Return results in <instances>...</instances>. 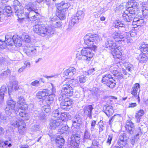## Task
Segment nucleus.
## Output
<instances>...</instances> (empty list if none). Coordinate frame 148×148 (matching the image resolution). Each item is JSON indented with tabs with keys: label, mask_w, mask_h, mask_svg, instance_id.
<instances>
[{
	"label": "nucleus",
	"mask_w": 148,
	"mask_h": 148,
	"mask_svg": "<svg viewBox=\"0 0 148 148\" xmlns=\"http://www.w3.org/2000/svg\"><path fill=\"white\" fill-rule=\"evenodd\" d=\"M35 32L42 37H51L54 34L55 29L50 25L46 27L42 25H37L33 27Z\"/></svg>",
	"instance_id": "f257e3e1"
},
{
	"label": "nucleus",
	"mask_w": 148,
	"mask_h": 148,
	"mask_svg": "<svg viewBox=\"0 0 148 148\" xmlns=\"http://www.w3.org/2000/svg\"><path fill=\"white\" fill-rule=\"evenodd\" d=\"M13 7L15 10V14L17 15L19 19H23L25 18H29V13H24L23 7L21 5L17 0H14L13 2Z\"/></svg>",
	"instance_id": "f03ea898"
},
{
	"label": "nucleus",
	"mask_w": 148,
	"mask_h": 148,
	"mask_svg": "<svg viewBox=\"0 0 148 148\" xmlns=\"http://www.w3.org/2000/svg\"><path fill=\"white\" fill-rule=\"evenodd\" d=\"M70 4L69 3H65L64 1H62L57 4V16L60 20L65 19L66 12Z\"/></svg>",
	"instance_id": "7ed1b4c3"
},
{
	"label": "nucleus",
	"mask_w": 148,
	"mask_h": 148,
	"mask_svg": "<svg viewBox=\"0 0 148 148\" xmlns=\"http://www.w3.org/2000/svg\"><path fill=\"white\" fill-rule=\"evenodd\" d=\"M101 38L96 35H92L91 34H87L84 37V40L85 44L88 46H93L95 49L97 46L94 45L99 43L100 41Z\"/></svg>",
	"instance_id": "20e7f679"
},
{
	"label": "nucleus",
	"mask_w": 148,
	"mask_h": 148,
	"mask_svg": "<svg viewBox=\"0 0 148 148\" xmlns=\"http://www.w3.org/2000/svg\"><path fill=\"white\" fill-rule=\"evenodd\" d=\"M5 41L7 44L9 46L20 47L22 45L21 38L16 35H15L12 37L11 35H6L5 36Z\"/></svg>",
	"instance_id": "39448f33"
},
{
	"label": "nucleus",
	"mask_w": 148,
	"mask_h": 148,
	"mask_svg": "<svg viewBox=\"0 0 148 148\" xmlns=\"http://www.w3.org/2000/svg\"><path fill=\"white\" fill-rule=\"evenodd\" d=\"M7 106L5 109V112L6 114L10 116L12 113V112L17 114L19 110L18 108L15 106L16 102L14 101L11 98H9L7 102Z\"/></svg>",
	"instance_id": "423d86ee"
},
{
	"label": "nucleus",
	"mask_w": 148,
	"mask_h": 148,
	"mask_svg": "<svg viewBox=\"0 0 148 148\" xmlns=\"http://www.w3.org/2000/svg\"><path fill=\"white\" fill-rule=\"evenodd\" d=\"M63 85L61 86V91L63 94L67 96H71L73 95V90L71 86V84L68 81L64 82Z\"/></svg>",
	"instance_id": "0eeeda50"
},
{
	"label": "nucleus",
	"mask_w": 148,
	"mask_h": 148,
	"mask_svg": "<svg viewBox=\"0 0 148 148\" xmlns=\"http://www.w3.org/2000/svg\"><path fill=\"white\" fill-rule=\"evenodd\" d=\"M101 81L103 83L106 84L107 86L111 88H114L116 85V81L112 79L111 75L110 74L104 75Z\"/></svg>",
	"instance_id": "6e6552de"
},
{
	"label": "nucleus",
	"mask_w": 148,
	"mask_h": 148,
	"mask_svg": "<svg viewBox=\"0 0 148 148\" xmlns=\"http://www.w3.org/2000/svg\"><path fill=\"white\" fill-rule=\"evenodd\" d=\"M112 36L116 42H125L127 40V35L126 32H115L112 34Z\"/></svg>",
	"instance_id": "1a4fd4ad"
},
{
	"label": "nucleus",
	"mask_w": 148,
	"mask_h": 148,
	"mask_svg": "<svg viewBox=\"0 0 148 148\" xmlns=\"http://www.w3.org/2000/svg\"><path fill=\"white\" fill-rule=\"evenodd\" d=\"M81 135H72L69 138L68 144L69 145L73 147H77L81 139Z\"/></svg>",
	"instance_id": "9d476101"
},
{
	"label": "nucleus",
	"mask_w": 148,
	"mask_h": 148,
	"mask_svg": "<svg viewBox=\"0 0 148 148\" xmlns=\"http://www.w3.org/2000/svg\"><path fill=\"white\" fill-rule=\"evenodd\" d=\"M63 124L62 120L59 119L55 120L51 119L49 121V128L51 130H55L57 127H60V126Z\"/></svg>",
	"instance_id": "9b49d317"
},
{
	"label": "nucleus",
	"mask_w": 148,
	"mask_h": 148,
	"mask_svg": "<svg viewBox=\"0 0 148 148\" xmlns=\"http://www.w3.org/2000/svg\"><path fill=\"white\" fill-rule=\"evenodd\" d=\"M37 47L31 45H28L25 48V51L26 54L29 56L35 55L37 53Z\"/></svg>",
	"instance_id": "f8f14e48"
},
{
	"label": "nucleus",
	"mask_w": 148,
	"mask_h": 148,
	"mask_svg": "<svg viewBox=\"0 0 148 148\" xmlns=\"http://www.w3.org/2000/svg\"><path fill=\"white\" fill-rule=\"evenodd\" d=\"M73 103L72 99L67 98L63 100L60 104L62 108L68 110L71 107V106Z\"/></svg>",
	"instance_id": "ddd939ff"
},
{
	"label": "nucleus",
	"mask_w": 148,
	"mask_h": 148,
	"mask_svg": "<svg viewBox=\"0 0 148 148\" xmlns=\"http://www.w3.org/2000/svg\"><path fill=\"white\" fill-rule=\"evenodd\" d=\"M81 53L86 57L85 58L87 61L89 60L93 55L92 50L89 47L82 49L81 51Z\"/></svg>",
	"instance_id": "4468645a"
},
{
	"label": "nucleus",
	"mask_w": 148,
	"mask_h": 148,
	"mask_svg": "<svg viewBox=\"0 0 148 148\" xmlns=\"http://www.w3.org/2000/svg\"><path fill=\"white\" fill-rule=\"evenodd\" d=\"M125 128L127 131L130 134H134L135 131L134 123L130 120H127L126 123Z\"/></svg>",
	"instance_id": "2eb2a0df"
},
{
	"label": "nucleus",
	"mask_w": 148,
	"mask_h": 148,
	"mask_svg": "<svg viewBox=\"0 0 148 148\" xmlns=\"http://www.w3.org/2000/svg\"><path fill=\"white\" fill-rule=\"evenodd\" d=\"M76 70L75 68H70L64 72V76L66 78L71 79L76 74Z\"/></svg>",
	"instance_id": "dca6fc26"
},
{
	"label": "nucleus",
	"mask_w": 148,
	"mask_h": 148,
	"mask_svg": "<svg viewBox=\"0 0 148 148\" xmlns=\"http://www.w3.org/2000/svg\"><path fill=\"white\" fill-rule=\"evenodd\" d=\"M140 88V85L138 83H136L134 86L132 87L131 90V94L137 99L138 100V102L140 101V97L139 96L140 90L138 93V91Z\"/></svg>",
	"instance_id": "f3484780"
},
{
	"label": "nucleus",
	"mask_w": 148,
	"mask_h": 148,
	"mask_svg": "<svg viewBox=\"0 0 148 148\" xmlns=\"http://www.w3.org/2000/svg\"><path fill=\"white\" fill-rule=\"evenodd\" d=\"M14 62V61L10 59L7 57H3L0 56V69L2 68L3 64H7L10 65L11 64H13Z\"/></svg>",
	"instance_id": "a211bd4d"
},
{
	"label": "nucleus",
	"mask_w": 148,
	"mask_h": 148,
	"mask_svg": "<svg viewBox=\"0 0 148 148\" xmlns=\"http://www.w3.org/2000/svg\"><path fill=\"white\" fill-rule=\"evenodd\" d=\"M105 47L110 50H112L116 48V44L111 38H108L105 43Z\"/></svg>",
	"instance_id": "6ab92c4d"
},
{
	"label": "nucleus",
	"mask_w": 148,
	"mask_h": 148,
	"mask_svg": "<svg viewBox=\"0 0 148 148\" xmlns=\"http://www.w3.org/2000/svg\"><path fill=\"white\" fill-rule=\"evenodd\" d=\"M22 119H18L16 121H11L10 124L15 127H25V123Z\"/></svg>",
	"instance_id": "aec40b11"
},
{
	"label": "nucleus",
	"mask_w": 148,
	"mask_h": 148,
	"mask_svg": "<svg viewBox=\"0 0 148 148\" xmlns=\"http://www.w3.org/2000/svg\"><path fill=\"white\" fill-rule=\"evenodd\" d=\"M17 103L18 105L19 109L22 110H26L27 109V105L25 103V100L23 97L21 96L18 98Z\"/></svg>",
	"instance_id": "412c9836"
},
{
	"label": "nucleus",
	"mask_w": 148,
	"mask_h": 148,
	"mask_svg": "<svg viewBox=\"0 0 148 148\" xmlns=\"http://www.w3.org/2000/svg\"><path fill=\"white\" fill-rule=\"evenodd\" d=\"M119 47L116 48L112 49L111 51V53L113 55L114 58L119 59L121 57L122 53L119 50Z\"/></svg>",
	"instance_id": "4be33fe9"
},
{
	"label": "nucleus",
	"mask_w": 148,
	"mask_h": 148,
	"mask_svg": "<svg viewBox=\"0 0 148 148\" xmlns=\"http://www.w3.org/2000/svg\"><path fill=\"white\" fill-rule=\"evenodd\" d=\"M93 108L92 105L86 106L84 108V111L85 114L88 116L90 118H92V111Z\"/></svg>",
	"instance_id": "5701e85b"
},
{
	"label": "nucleus",
	"mask_w": 148,
	"mask_h": 148,
	"mask_svg": "<svg viewBox=\"0 0 148 148\" xmlns=\"http://www.w3.org/2000/svg\"><path fill=\"white\" fill-rule=\"evenodd\" d=\"M103 110L107 116L112 115L114 112L113 107L109 105L105 106L103 108Z\"/></svg>",
	"instance_id": "b1692460"
},
{
	"label": "nucleus",
	"mask_w": 148,
	"mask_h": 148,
	"mask_svg": "<svg viewBox=\"0 0 148 148\" xmlns=\"http://www.w3.org/2000/svg\"><path fill=\"white\" fill-rule=\"evenodd\" d=\"M93 136L91 135L88 130H85L83 138V142H88L89 140H92Z\"/></svg>",
	"instance_id": "393cba45"
},
{
	"label": "nucleus",
	"mask_w": 148,
	"mask_h": 148,
	"mask_svg": "<svg viewBox=\"0 0 148 148\" xmlns=\"http://www.w3.org/2000/svg\"><path fill=\"white\" fill-rule=\"evenodd\" d=\"M122 16L123 20L127 22L131 21L134 18V16H132L130 14H127L126 12L123 13Z\"/></svg>",
	"instance_id": "a878e982"
},
{
	"label": "nucleus",
	"mask_w": 148,
	"mask_h": 148,
	"mask_svg": "<svg viewBox=\"0 0 148 148\" xmlns=\"http://www.w3.org/2000/svg\"><path fill=\"white\" fill-rule=\"evenodd\" d=\"M26 110L21 109L19 111V115L22 118V119L24 120H28L29 117V114L25 111Z\"/></svg>",
	"instance_id": "bb28decb"
},
{
	"label": "nucleus",
	"mask_w": 148,
	"mask_h": 148,
	"mask_svg": "<svg viewBox=\"0 0 148 148\" xmlns=\"http://www.w3.org/2000/svg\"><path fill=\"white\" fill-rule=\"evenodd\" d=\"M82 119L79 115H76L72 120L73 125L74 126H79L81 123Z\"/></svg>",
	"instance_id": "cd10ccee"
},
{
	"label": "nucleus",
	"mask_w": 148,
	"mask_h": 148,
	"mask_svg": "<svg viewBox=\"0 0 148 148\" xmlns=\"http://www.w3.org/2000/svg\"><path fill=\"white\" fill-rule=\"evenodd\" d=\"M79 20L77 17L75 16L73 17L69 23L68 27L67 29V30L68 31L70 30L73 27L75 24L77 23Z\"/></svg>",
	"instance_id": "c85d7f7f"
},
{
	"label": "nucleus",
	"mask_w": 148,
	"mask_h": 148,
	"mask_svg": "<svg viewBox=\"0 0 148 148\" xmlns=\"http://www.w3.org/2000/svg\"><path fill=\"white\" fill-rule=\"evenodd\" d=\"M139 49L143 53L148 54V44L142 43L139 47Z\"/></svg>",
	"instance_id": "c756f323"
},
{
	"label": "nucleus",
	"mask_w": 148,
	"mask_h": 148,
	"mask_svg": "<svg viewBox=\"0 0 148 148\" xmlns=\"http://www.w3.org/2000/svg\"><path fill=\"white\" fill-rule=\"evenodd\" d=\"M71 118V116L68 113L66 112L62 113L61 112V115L60 116L59 119L62 120L63 123V121L65 120H69Z\"/></svg>",
	"instance_id": "7c9ffc66"
},
{
	"label": "nucleus",
	"mask_w": 148,
	"mask_h": 148,
	"mask_svg": "<svg viewBox=\"0 0 148 148\" xmlns=\"http://www.w3.org/2000/svg\"><path fill=\"white\" fill-rule=\"evenodd\" d=\"M144 111L143 110H140L136 112L135 117L136 119V122L138 123L140 122L141 118L144 115Z\"/></svg>",
	"instance_id": "2f4dec72"
},
{
	"label": "nucleus",
	"mask_w": 148,
	"mask_h": 148,
	"mask_svg": "<svg viewBox=\"0 0 148 148\" xmlns=\"http://www.w3.org/2000/svg\"><path fill=\"white\" fill-rule=\"evenodd\" d=\"M146 54L144 53L140 54L137 58V59L139 61L140 63H145L147 62L148 58L146 55Z\"/></svg>",
	"instance_id": "473e14b6"
},
{
	"label": "nucleus",
	"mask_w": 148,
	"mask_h": 148,
	"mask_svg": "<svg viewBox=\"0 0 148 148\" xmlns=\"http://www.w3.org/2000/svg\"><path fill=\"white\" fill-rule=\"evenodd\" d=\"M51 23L55 27H60L62 25V23L60 22H58V21L56 20V18H52L51 21Z\"/></svg>",
	"instance_id": "72a5a7b5"
},
{
	"label": "nucleus",
	"mask_w": 148,
	"mask_h": 148,
	"mask_svg": "<svg viewBox=\"0 0 148 148\" xmlns=\"http://www.w3.org/2000/svg\"><path fill=\"white\" fill-rule=\"evenodd\" d=\"M117 143L122 148H127L128 147V144L127 140H118Z\"/></svg>",
	"instance_id": "f704fd0d"
},
{
	"label": "nucleus",
	"mask_w": 148,
	"mask_h": 148,
	"mask_svg": "<svg viewBox=\"0 0 148 148\" xmlns=\"http://www.w3.org/2000/svg\"><path fill=\"white\" fill-rule=\"evenodd\" d=\"M56 143L59 145V146L61 147L63 146L64 142V140L62 136H59V137H58L56 139Z\"/></svg>",
	"instance_id": "c9c22d12"
},
{
	"label": "nucleus",
	"mask_w": 148,
	"mask_h": 148,
	"mask_svg": "<svg viewBox=\"0 0 148 148\" xmlns=\"http://www.w3.org/2000/svg\"><path fill=\"white\" fill-rule=\"evenodd\" d=\"M44 90L45 92L46 96H49L54 93L56 92V90L55 88L53 87L51 89H44Z\"/></svg>",
	"instance_id": "e433bc0d"
},
{
	"label": "nucleus",
	"mask_w": 148,
	"mask_h": 148,
	"mask_svg": "<svg viewBox=\"0 0 148 148\" xmlns=\"http://www.w3.org/2000/svg\"><path fill=\"white\" fill-rule=\"evenodd\" d=\"M61 112L60 111L59 108L53 111L52 114V117L55 118H58L61 115Z\"/></svg>",
	"instance_id": "4c0bfd02"
},
{
	"label": "nucleus",
	"mask_w": 148,
	"mask_h": 148,
	"mask_svg": "<svg viewBox=\"0 0 148 148\" xmlns=\"http://www.w3.org/2000/svg\"><path fill=\"white\" fill-rule=\"evenodd\" d=\"M37 4L36 3H34V2L33 3L29 2L28 4V8L27 9V10L29 11H32L33 10H35L36 7L34 5Z\"/></svg>",
	"instance_id": "58836bf2"
},
{
	"label": "nucleus",
	"mask_w": 148,
	"mask_h": 148,
	"mask_svg": "<svg viewBox=\"0 0 148 148\" xmlns=\"http://www.w3.org/2000/svg\"><path fill=\"white\" fill-rule=\"evenodd\" d=\"M55 96V94H53L49 96L46 100V103L49 104V105L52 103L53 101Z\"/></svg>",
	"instance_id": "ea45409f"
},
{
	"label": "nucleus",
	"mask_w": 148,
	"mask_h": 148,
	"mask_svg": "<svg viewBox=\"0 0 148 148\" xmlns=\"http://www.w3.org/2000/svg\"><path fill=\"white\" fill-rule=\"evenodd\" d=\"M120 118V117L119 115H114L109 120V124L110 125L113 122H116L117 121L119 120Z\"/></svg>",
	"instance_id": "a19ab883"
},
{
	"label": "nucleus",
	"mask_w": 148,
	"mask_h": 148,
	"mask_svg": "<svg viewBox=\"0 0 148 148\" xmlns=\"http://www.w3.org/2000/svg\"><path fill=\"white\" fill-rule=\"evenodd\" d=\"M125 26L124 23L121 21L117 22L115 23L114 25L115 28H118L119 29H120V28L121 27H124Z\"/></svg>",
	"instance_id": "79ce46f5"
},
{
	"label": "nucleus",
	"mask_w": 148,
	"mask_h": 148,
	"mask_svg": "<svg viewBox=\"0 0 148 148\" xmlns=\"http://www.w3.org/2000/svg\"><path fill=\"white\" fill-rule=\"evenodd\" d=\"M51 108L49 104L44 106L42 108V110L43 112L48 113L50 111Z\"/></svg>",
	"instance_id": "37998d69"
},
{
	"label": "nucleus",
	"mask_w": 148,
	"mask_h": 148,
	"mask_svg": "<svg viewBox=\"0 0 148 148\" xmlns=\"http://www.w3.org/2000/svg\"><path fill=\"white\" fill-rule=\"evenodd\" d=\"M125 66L126 70L130 73H131L132 71L134 69V66L132 64H130L128 63H125Z\"/></svg>",
	"instance_id": "c03bdc74"
},
{
	"label": "nucleus",
	"mask_w": 148,
	"mask_h": 148,
	"mask_svg": "<svg viewBox=\"0 0 148 148\" xmlns=\"http://www.w3.org/2000/svg\"><path fill=\"white\" fill-rule=\"evenodd\" d=\"M137 10V9H134L133 8L129 7L127 11V12H129V14H130L132 16H134L136 13V11Z\"/></svg>",
	"instance_id": "a18cd8bd"
},
{
	"label": "nucleus",
	"mask_w": 148,
	"mask_h": 148,
	"mask_svg": "<svg viewBox=\"0 0 148 148\" xmlns=\"http://www.w3.org/2000/svg\"><path fill=\"white\" fill-rule=\"evenodd\" d=\"M129 138V137L127 134L125 133L121 134L119 136V138L118 140H127Z\"/></svg>",
	"instance_id": "49530a36"
},
{
	"label": "nucleus",
	"mask_w": 148,
	"mask_h": 148,
	"mask_svg": "<svg viewBox=\"0 0 148 148\" xmlns=\"http://www.w3.org/2000/svg\"><path fill=\"white\" fill-rule=\"evenodd\" d=\"M84 14L83 12L82 11H78L76 14V17H78L79 20L82 19L84 16Z\"/></svg>",
	"instance_id": "de8ad7c7"
},
{
	"label": "nucleus",
	"mask_w": 148,
	"mask_h": 148,
	"mask_svg": "<svg viewBox=\"0 0 148 148\" xmlns=\"http://www.w3.org/2000/svg\"><path fill=\"white\" fill-rule=\"evenodd\" d=\"M22 41L24 42H29L30 41V38L28 35H23L21 37Z\"/></svg>",
	"instance_id": "09e8293b"
},
{
	"label": "nucleus",
	"mask_w": 148,
	"mask_h": 148,
	"mask_svg": "<svg viewBox=\"0 0 148 148\" xmlns=\"http://www.w3.org/2000/svg\"><path fill=\"white\" fill-rule=\"evenodd\" d=\"M86 57L83 56L82 54H80V53H77L76 54V58L77 60H86Z\"/></svg>",
	"instance_id": "8fccbe9b"
},
{
	"label": "nucleus",
	"mask_w": 148,
	"mask_h": 148,
	"mask_svg": "<svg viewBox=\"0 0 148 148\" xmlns=\"http://www.w3.org/2000/svg\"><path fill=\"white\" fill-rule=\"evenodd\" d=\"M10 70L9 69H8L0 74V76L2 77H7L8 75H10Z\"/></svg>",
	"instance_id": "3c124183"
},
{
	"label": "nucleus",
	"mask_w": 148,
	"mask_h": 148,
	"mask_svg": "<svg viewBox=\"0 0 148 148\" xmlns=\"http://www.w3.org/2000/svg\"><path fill=\"white\" fill-rule=\"evenodd\" d=\"M4 13L10 14L12 12V10L11 7L9 6H5L3 9Z\"/></svg>",
	"instance_id": "603ef678"
},
{
	"label": "nucleus",
	"mask_w": 148,
	"mask_h": 148,
	"mask_svg": "<svg viewBox=\"0 0 148 148\" xmlns=\"http://www.w3.org/2000/svg\"><path fill=\"white\" fill-rule=\"evenodd\" d=\"M128 5L129 7L133 8L134 9H138V5L137 3L135 1H131L128 2Z\"/></svg>",
	"instance_id": "864d4df0"
},
{
	"label": "nucleus",
	"mask_w": 148,
	"mask_h": 148,
	"mask_svg": "<svg viewBox=\"0 0 148 148\" xmlns=\"http://www.w3.org/2000/svg\"><path fill=\"white\" fill-rule=\"evenodd\" d=\"M9 46L7 44L6 41L5 40V41H2L0 40V48L1 49H5L7 47V46Z\"/></svg>",
	"instance_id": "5fc2aeb1"
},
{
	"label": "nucleus",
	"mask_w": 148,
	"mask_h": 148,
	"mask_svg": "<svg viewBox=\"0 0 148 148\" xmlns=\"http://www.w3.org/2000/svg\"><path fill=\"white\" fill-rule=\"evenodd\" d=\"M62 126L61 129L59 130L60 131H59V132H61L62 133H64L65 131H67L69 129V127L68 125L66 124H63L62 125Z\"/></svg>",
	"instance_id": "6e6d98bb"
},
{
	"label": "nucleus",
	"mask_w": 148,
	"mask_h": 148,
	"mask_svg": "<svg viewBox=\"0 0 148 148\" xmlns=\"http://www.w3.org/2000/svg\"><path fill=\"white\" fill-rule=\"evenodd\" d=\"M72 135H77V134L81 135V132L80 131L78 130L76 128H73L71 131Z\"/></svg>",
	"instance_id": "4d7b16f0"
},
{
	"label": "nucleus",
	"mask_w": 148,
	"mask_h": 148,
	"mask_svg": "<svg viewBox=\"0 0 148 148\" xmlns=\"http://www.w3.org/2000/svg\"><path fill=\"white\" fill-rule=\"evenodd\" d=\"M142 12L143 14L146 15L148 14V6H143Z\"/></svg>",
	"instance_id": "13d9d810"
},
{
	"label": "nucleus",
	"mask_w": 148,
	"mask_h": 148,
	"mask_svg": "<svg viewBox=\"0 0 148 148\" xmlns=\"http://www.w3.org/2000/svg\"><path fill=\"white\" fill-rule=\"evenodd\" d=\"M2 147L1 148H4V146H8L9 147H10L12 146L11 143H8V141H5V142H3L2 140Z\"/></svg>",
	"instance_id": "bf43d9fd"
},
{
	"label": "nucleus",
	"mask_w": 148,
	"mask_h": 148,
	"mask_svg": "<svg viewBox=\"0 0 148 148\" xmlns=\"http://www.w3.org/2000/svg\"><path fill=\"white\" fill-rule=\"evenodd\" d=\"M113 138V134H110L108 136V140L107 141V143L109 145H110V144L111 143V142L112 141V138Z\"/></svg>",
	"instance_id": "052dcab7"
},
{
	"label": "nucleus",
	"mask_w": 148,
	"mask_h": 148,
	"mask_svg": "<svg viewBox=\"0 0 148 148\" xmlns=\"http://www.w3.org/2000/svg\"><path fill=\"white\" fill-rule=\"evenodd\" d=\"M62 93V92L61 91V92L60 94L59 95L58 97V99L59 101H61L62 100H64L65 98H64L67 96L64 95V94H63Z\"/></svg>",
	"instance_id": "680f3d73"
},
{
	"label": "nucleus",
	"mask_w": 148,
	"mask_h": 148,
	"mask_svg": "<svg viewBox=\"0 0 148 148\" xmlns=\"http://www.w3.org/2000/svg\"><path fill=\"white\" fill-rule=\"evenodd\" d=\"M25 127H18V131L20 134L22 135H23L24 134L25 130Z\"/></svg>",
	"instance_id": "e2e57ef3"
},
{
	"label": "nucleus",
	"mask_w": 148,
	"mask_h": 148,
	"mask_svg": "<svg viewBox=\"0 0 148 148\" xmlns=\"http://www.w3.org/2000/svg\"><path fill=\"white\" fill-rule=\"evenodd\" d=\"M95 71V69L92 68V69H89L86 72L85 71V74L86 75H90Z\"/></svg>",
	"instance_id": "0e129e2a"
},
{
	"label": "nucleus",
	"mask_w": 148,
	"mask_h": 148,
	"mask_svg": "<svg viewBox=\"0 0 148 148\" xmlns=\"http://www.w3.org/2000/svg\"><path fill=\"white\" fill-rule=\"evenodd\" d=\"M39 82L37 80H35L31 83V85L33 86H38L39 85Z\"/></svg>",
	"instance_id": "69168bd1"
},
{
	"label": "nucleus",
	"mask_w": 148,
	"mask_h": 148,
	"mask_svg": "<svg viewBox=\"0 0 148 148\" xmlns=\"http://www.w3.org/2000/svg\"><path fill=\"white\" fill-rule=\"evenodd\" d=\"M101 122H100L99 123V132H102L104 129H105V127L103 125V123H101Z\"/></svg>",
	"instance_id": "338daca9"
},
{
	"label": "nucleus",
	"mask_w": 148,
	"mask_h": 148,
	"mask_svg": "<svg viewBox=\"0 0 148 148\" xmlns=\"http://www.w3.org/2000/svg\"><path fill=\"white\" fill-rule=\"evenodd\" d=\"M79 79L80 82L83 83L86 82V79L85 77L83 76H81L79 77Z\"/></svg>",
	"instance_id": "774afa93"
}]
</instances>
